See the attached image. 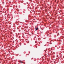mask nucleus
Returning a JSON list of instances; mask_svg holds the SVG:
<instances>
[{
	"label": "nucleus",
	"instance_id": "obj_2",
	"mask_svg": "<svg viewBox=\"0 0 64 64\" xmlns=\"http://www.w3.org/2000/svg\"><path fill=\"white\" fill-rule=\"evenodd\" d=\"M20 62H21V63H22V62H21V61Z\"/></svg>",
	"mask_w": 64,
	"mask_h": 64
},
{
	"label": "nucleus",
	"instance_id": "obj_1",
	"mask_svg": "<svg viewBox=\"0 0 64 64\" xmlns=\"http://www.w3.org/2000/svg\"><path fill=\"white\" fill-rule=\"evenodd\" d=\"M38 30V28H36V30Z\"/></svg>",
	"mask_w": 64,
	"mask_h": 64
}]
</instances>
